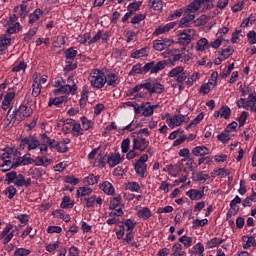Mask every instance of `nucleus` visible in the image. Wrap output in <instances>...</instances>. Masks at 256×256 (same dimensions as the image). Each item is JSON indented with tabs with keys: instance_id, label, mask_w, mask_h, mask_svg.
Segmentation results:
<instances>
[{
	"instance_id": "obj_1",
	"label": "nucleus",
	"mask_w": 256,
	"mask_h": 256,
	"mask_svg": "<svg viewBox=\"0 0 256 256\" xmlns=\"http://www.w3.org/2000/svg\"><path fill=\"white\" fill-rule=\"evenodd\" d=\"M162 91H165V86L157 82V80L151 78L137 84L131 89V93H136V99H145L148 93L149 95H153V93L161 94Z\"/></svg>"
},
{
	"instance_id": "obj_2",
	"label": "nucleus",
	"mask_w": 256,
	"mask_h": 256,
	"mask_svg": "<svg viewBox=\"0 0 256 256\" xmlns=\"http://www.w3.org/2000/svg\"><path fill=\"white\" fill-rule=\"evenodd\" d=\"M21 153L17 150L16 147H6L4 149V153L0 155V160L3 161V164H0V171L3 173L13 169L12 165H8L7 162L9 161H16L17 157H19Z\"/></svg>"
},
{
	"instance_id": "obj_3",
	"label": "nucleus",
	"mask_w": 256,
	"mask_h": 256,
	"mask_svg": "<svg viewBox=\"0 0 256 256\" xmlns=\"http://www.w3.org/2000/svg\"><path fill=\"white\" fill-rule=\"evenodd\" d=\"M88 81L94 89H103L105 87V73L99 69H94L88 76Z\"/></svg>"
},
{
	"instance_id": "obj_4",
	"label": "nucleus",
	"mask_w": 256,
	"mask_h": 256,
	"mask_svg": "<svg viewBox=\"0 0 256 256\" xmlns=\"http://www.w3.org/2000/svg\"><path fill=\"white\" fill-rule=\"evenodd\" d=\"M147 161H149V155L143 154L138 160H135L133 164L136 175L142 179L147 177Z\"/></svg>"
},
{
	"instance_id": "obj_5",
	"label": "nucleus",
	"mask_w": 256,
	"mask_h": 256,
	"mask_svg": "<svg viewBox=\"0 0 256 256\" xmlns=\"http://www.w3.org/2000/svg\"><path fill=\"white\" fill-rule=\"evenodd\" d=\"M237 107L256 113V93H250L246 99L240 98L237 101Z\"/></svg>"
},
{
	"instance_id": "obj_6",
	"label": "nucleus",
	"mask_w": 256,
	"mask_h": 256,
	"mask_svg": "<svg viewBox=\"0 0 256 256\" xmlns=\"http://www.w3.org/2000/svg\"><path fill=\"white\" fill-rule=\"evenodd\" d=\"M77 93V84L73 80V77H68L67 84L60 86L58 89L54 90V95H75Z\"/></svg>"
},
{
	"instance_id": "obj_7",
	"label": "nucleus",
	"mask_w": 256,
	"mask_h": 256,
	"mask_svg": "<svg viewBox=\"0 0 256 256\" xmlns=\"http://www.w3.org/2000/svg\"><path fill=\"white\" fill-rule=\"evenodd\" d=\"M47 83V79L40 74H34L32 83V97H39L41 95L42 85Z\"/></svg>"
},
{
	"instance_id": "obj_8",
	"label": "nucleus",
	"mask_w": 256,
	"mask_h": 256,
	"mask_svg": "<svg viewBox=\"0 0 256 256\" xmlns=\"http://www.w3.org/2000/svg\"><path fill=\"white\" fill-rule=\"evenodd\" d=\"M165 67H167V62L165 61H158L155 63V61L146 63L143 66V71L144 73H151L152 75H154L155 73H159V71H163V69H165Z\"/></svg>"
},
{
	"instance_id": "obj_9",
	"label": "nucleus",
	"mask_w": 256,
	"mask_h": 256,
	"mask_svg": "<svg viewBox=\"0 0 256 256\" xmlns=\"http://www.w3.org/2000/svg\"><path fill=\"white\" fill-rule=\"evenodd\" d=\"M188 73L185 71V68L183 66H177L173 68L169 73L168 76L172 79L176 78L177 83H185V80L188 77Z\"/></svg>"
},
{
	"instance_id": "obj_10",
	"label": "nucleus",
	"mask_w": 256,
	"mask_h": 256,
	"mask_svg": "<svg viewBox=\"0 0 256 256\" xmlns=\"http://www.w3.org/2000/svg\"><path fill=\"white\" fill-rule=\"evenodd\" d=\"M166 123L170 129H175V127H181L182 123H189V116L182 114H175L166 120Z\"/></svg>"
},
{
	"instance_id": "obj_11",
	"label": "nucleus",
	"mask_w": 256,
	"mask_h": 256,
	"mask_svg": "<svg viewBox=\"0 0 256 256\" xmlns=\"http://www.w3.org/2000/svg\"><path fill=\"white\" fill-rule=\"evenodd\" d=\"M33 164V158H31V154L26 153L24 156L16 157V160L14 162L8 161L6 162V165H11L12 169H17V167L25 166V165H31Z\"/></svg>"
},
{
	"instance_id": "obj_12",
	"label": "nucleus",
	"mask_w": 256,
	"mask_h": 256,
	"mask_svg": "<svg viewBox=\"0 0 256 256\" xmlns=\"http://www.w3.org/2000/svg\"><path fill=\"white\" fill-rule=\"evenodd\" d=\"M20 147L21 149H25V147H28V151H33L38 147H41V142H39V140H37L35 136H28L21 139Z\"/></svg>"
},
{
	"instance_id": "obj_13",
	"label": "nucleus",
	"mask_w": 256,
	"mask_h": 256,
	"mask_svg": "<svg viewBox=\"0 0 256 256\" xmlns=\"http://www.w3.org/2000/svg\"><path fill=\"white\" fill-rule=\"evenodd\" d=\"M31 115H33V108L25 104H22L14 113V117L17 121H23V119H27V117H31Z\"/></svg>"
},
{
	"instance_id": "obj_14",
	"label": "nucleus",
	"mask_w": 256,
	"mask_h": 256,
	"mask_svg": "<svg viewBox=\"0 0 256 256\" xmlns=\"http://www.w3.org/2000/svg\"><path fill=\"white\" fill-rule=\"evenodd\" d=\"M175 41L173 39L164 38L162 40H154L153 41V48L155 51H165L168 47H171Z\"/></svg>"
},
{
	"instance_id": "obj_15",
	"label": "nucleus",
	"mask_w": 256,
	"mask_h": 256,
	"mask_svg": "<svg viewBox=\"0 0 256 256\" xmlns=\"http://www.w3.org/2000/svg\"><path fill=\"white\" fill-rule=\"evenodd\" d=\"M193 35H195V30H184L182 33L179 34L178 43L180 45H189L191 43V39H193Z\"/></svg>"
},
{
	"instance_id": "obj_16",
	"label": "nucleus",
	"mask_w": 256,
	"mask_h": 256,
	"mask_svg": "<svg viewBox=\"0 0 256 256\" xmlns=\"http://www.w3.org/2000/svg\"><path fill=\"white\" fill-rule=\"evenodd\" d=\"M156 107L157 106L155 105L151 106V103L149 102L142 103L140 106H138V112H136V114L141 113L143 117H151Z\"/></svg>"
},
{
	"instance_id": "obj_17",
	"label": "nucleus",
	"mask_w": 256,
	"mask_h": 256,
	"mask_svg": "<svg viewBox=\"0 0 256 256\" xmlns=\"http://www.w3.org/2000/svg\"><path fill=\"white\" fill-rule=\"evenodd\" d=\"M187 197L191 199V201H201L202 197H205V187H201L198 189H191L186 192Z\"/></svg>"
},
{
	"instance_id": "obj_18",
	"label": "nucleus",
	"mask_w": 256,
	"mask_h": 256,
	"mask_svg": "<svg viewBox=\"0 0 256 256\" xmlns=\"http://www.w3.org/2000/svg\"><path fill=\"white\" fill-rule=\"evenodd\" d=\"M177 25V22H170L166 25L158 26L155 31L153 32L154 37H159V35H163L165 33H169L171 29H174V27Z\"/></svg>"
},
{
	"instance_id": "obj_19",
	"label": "nucleus",
	"mask_w": 256,
	"mask_h": 256,
	"mask_svg": "<svg viewBox=\"0 0 256 256\" xmlns=\"http://www.w3.org/2000/svg\"><path fill=\"white\" fill-rule=\"evenodd\" d=\"M13 224H7L0 234V239H3L4 245H7L13 239ZM12 231V232H11Z\"/></svg>"
},
{
	"instance_id": "obj_20",
	"label": "nucleus",
	"mask_w": 256,
	"mask_h": 256,
	"mask_svg": "<svg viewBox=\"0 0 256 256\" xmlns=\"http://www.w3.org/2000/svg\"><path fill=\"white\" fill-rule=\"evenodd\" d=\"M203 0H194L188 6L184 7V13L186 15H193V13H197L199 9H201V4Z\"/></svg>"
},
{
	"instance_id": "obj_21",
	"label": "nucleus",
	"mask_w": 256,
	"mask_h": 256,
	"mask_svg": "<svg viewBox=\"0 0 256 256\" xmlns=\"http://www.w3.org/2000/svg\"><path fill=\"white\" fill-rule=\"evenodd\" d=\"M19 22H17V15H12L10 16L9 20H8V29H7V33L9 35H13V33H17V31H19Z\"/></svg>"
},
{
	"instance_id": "obj_22",
	"label": "nucleus",
	"mask_w": 256,
	"mask_h": 256,
	"mask_svg": "<svg viewBox=\"0 0 256 256\" xmlns=\"http://www.w3.org/2000/svg\"><path fill=\"white\" fill-rule=\"evenodd\" d=\"M136 151H145L149 147V141L145 138H134L133 139V146Z\"/></svg>"
},
{
	"instance_id": "obj_23",
	"label": "nucleus",
	"mask_w": 256,
	"mask_h": 256,
	"mask_svg": "<svg viewBox=\"0 0 256 256\" xmlns=\"http://www.w3.org/2000/svg\"><path fill=\"white\" fill-rule=\"evenodd\" d=\"M117 81H119V76L113 72L104 74V85L107 84L108 87H117Z\"/></svg>"
},
{
	"instance_id": "obj_24",
	"label": "nucleus",
	"mask_w": 256,
	"mask_h": 256,
	"mask_svg": "<svg viewBox=\"0 0 256 256\" xmlns=\"http://www.w3.org/2000/svg\"><path fill=\"white\" fill-rule=\"evenodd\" d=\"M229 119L231 117V108L229 106H222L218 111L214 113V119Z\"/></svg>"
},
{
	"instance_id": "obj_25",
	"label": "nucleus",
	"mask_w": 256,
	"mask_h": 256,
	"mask_svg": "<svg viewBox=\"0 0 256 256\" xmlns=\"http://www.w3.org/2000/svg\"><path fill=\"white\" fill-rule=\"evenodd\" d=\"M84 201H86L87 209H91V207H93L95 205V203H96V205H99V207H101V205H103V198L97 197V195H92L89 198H85Z\"/></svg>"
},
{
	"instance_id": "obj_26",
	"label": "nucleus",
	"mask_w": 256,
	"mask_h": 256,
	"mask_svg": "<svg viewBox=\"0 0 256 256\" xmlns=\"http://www.w3.org/2000/svg\"><path fill=\"white\" fill-rule=\"evenodd\" d=\"M11 37L7 35L0 36V55H3L11 45Z\"/></svg>"
},
{
	"instance_id": "obj_27",
	"label": "nucleus",
	"mask_w": 256,
	"mask_h": 256,
	"mask_svg": "<svg viewBox=\"0 0 256 256\" xmlns=\"http://www.w3.org/2000/svg\"><path fill=\"white\" fill-rule=\"evenodd\" d=\"M14 99H15V91H10L4 96V99L2 101L3 111H7V109H9Z\"/></svg>"
},
{
	"instance_id": "obj_28",
	"label": "nucleus",
	"mask_w": 256,
	"mask_h": 256,
	"mask_svg": "<svg viewBox=\"0 0 256 256\" xmlns=\"http://www.w3.org/2000/svg\"><path fill=\"white\" fill-rule=\"evenodd\" d=\"M109 167H117L121 161H123V158H121V154L119 153H114L111 154L109 157L106 159Z\"/></svg>"
},
{
	"instance_id": "obj_29",
	"label": "nucleus",
	"mask_w": 256,
	"mask_h": 256,
	"mask_svg": "<svg viewBox=\"0 0 256 256\" xmlns=\"http://www.w3.org/2000/svg\"><path fill=\"white\" fill-rule=\"evenodd\" d=\"M209 179H211V176H209V174H205L203 172L192 173V181H196L198 183H206V181H209Z\"/></svg>"
},
{
	"instance_id": "obj_30",
	"label": "nucleus",
	"mask_w": 256,
	"mask_h": 256,
	"mask_svg": "<svg viewBox=\"0 0 256 256\" xmlns=\"http://www.w3.org/2000/svg\"><path fill=\"white\" fill-rule=\"evenodd\" d=\"M209 148L206 146H196L192 149V154L195 157H205V155H209Z\"/></svg>"
},
{
	"instance_id": "obj_31",
	"label": "nucleus",
	"mask_w": 256,
	"mask_h": 256,
	"mask_svg": "<svg viewBox=\"0 0 256 256\" xmlns=\"http://www.w3.org/2000/svg\"><path fill=\"white\" fill-rule=\"evenodd\" d=\"M209 47H210V44H209V40H207V38H201L196 43V51H198V52L207 51V49H209Z\"/></svg>"
},
{
	"instance_id": "obj_32",
	"label": "nucleus",
	"mask_w": 256,
	"mask_h": 256,
	"mask_svg": "<svg viewBox=\"0 0 256 256\" xmlns=\"http://www.w3.org/2000/svg\"><path fill=\"white\" fill-rule=\"evenodd\" d=\"M100 189L106 195H113V193H115V188L113 187V184H111L108 181L103 182L102 184H100Z\"/></svg>"
},
{
	"instance_id": "obj_33",
	"label": "nucleus",
	"mask_w": 256,
	"mask_h": 256,
	"mask_svg": "<svg viewBox=\"0 0 256 256\" xmlns=\"http://www.w3.org/2000/svg\"><path fill=\"white\" fill-rule=\"evenodd\" d=\"M53 160L48 159L47 157H37L35 160H33L34 165L37 167H47L48 165H51Z\"/></svg>"
},
{
	"instance_id": "obj_34",
	"label": "nucleus",
	"mask_w": 256,
	"mask_h": 256,
	"mask_svg": "<svg viewBox=\"0 0 256 256\" xmlns=\"http://www.w3.org/2000/svg\"><path fill=\"white\" fill-rule=\"evenodd\" d=\"M122 229L124 227V231L133 232V229L137 226V222L135 220L126 219L122 222Z\"/></svg>"
},
{
	"instance_id": "obj_35",
	"label": "nucleus",
	"mask_w": 256,
	"mask_h": 256,
	"mask_svg": "<svg viewBox=\"0 0 256 256\" xmlns=\"http://www.w3.org/2000/svg\"><path fill=\"white\" fill-rule=\"evenodd\" d=\"M147 55H148L147 47H144L131 52L130 57L131 59H141V57H147Z\"/></svg>"
},
{
	"instance_id": "obj_36",
	"label": "nucleus",
	"mask_w": 256,
	"mask_h": 256,
	"mask_svg": "<svg viewBox=\"0 0 256 256\" xmlns=\"http://www.w3.org/2000/svg\"><path fill=\"white\" fill-rule=\"evenodd\" d=\"M151 215V209L147 207H143L142 209L137 211V217H139V219H143L144 221L150 219Z\"/></svg>"
},
{
	"instance_id": "obj_37",
	"label": "nucleus",
	"mask_w": 256,
	"mask_h": 256,
	"mask_svg": "<svg viewBox=\"0 0 256 256\" xmlns=\"http://www.w3.org/2000/svg\"><path fill=\"white\" fill-rule=\"evenodd\" d=\"M195 19V14H186L185 17L180 20V27L183 29L185 27H190L191 21Z\"/></svg>"
},
{
	"instance_id": "obj_38",
	"label": "nucleus",
	"mask_w": 256,
	"mask_h": 256,
	"mask_svg": "<svg viewBox=\"0 0 256 256\" xmlns=\"http://www.w3.org/2000/svg\"><path fill=\"white\" fill-rule=\"evenodd\" d=\"M41 17H43V12L41 9H36L32 14L29 15V21L28 23L30 25H35V22L38 19H41Z\"/></svg>"
},
{
	"instance_id": "obj_39",
	"label": "nucleus",
	"mask_w": 256,
	"mask_h": 256,
	"mask_svg": "<svg viewBox=\"0 0 256 256\" xmlns=\"http://www.w3.org/2000/svg\"><path fill=\"white\" fill-rule=\"evenodd\" d=\"M93 193V188L82 186L77 189V197H89Z\"/></svg>"
},
{
	"instance_id": "obj_40",
	"label": "nucleus",
	"mask_w": 256,
	"mask_h": 256,
	"mask_svg": "<svg viewBox=\"0 0 256 256\" xmlns=\"http://www.w3.org/2000/svg\"><path fill=\"white\" fill-rule=\"evenodd\" d=\"M66 63H71V61H75V57H77V50L71 47L65 51Z\"/></svg>"
},
{
	"instance_id": "obj_41",
	"label": "nucleus",
	"mask_w": 256,
	"mask_h": 256,
	"mask_svg": "<svg viewBox=\"0 0 256 256\" xmlns=\"http://www.w3.org/2000/svg\"><path fill=\"white\" fill-rule=\"evenodd\" d=\"M215 88V81H209L206 84H203L200 87V93H203V95H208V93H211L212 89Z\"/></svg>"
},
{
	"instance_id": "obj_42",
	"label": "nucleus",
	"mask_w": 256,
	"mask_h": 256,
	"mask_svg": "<svg viewBox=\"0 0 256 256\" xmlns=\"http://www.w3.org/2000/svg\"><path fill=\"white\" fill-rule=\"evenodd\" d=\"M224 241V239L215 237L207 242L206 247L207 249H215V247H219V245H221Z\"/></svg>"
},
{
	"instance_id": "obj_43",
	"label": "nucleus",
	"mask_w": 256,
	"mask_h": 256,
	"mask_svg": "<svg viewBox=\"0 0 256 256\" xmlns=\"http://www.w3.org/2000/svg\"><path fill=\"white\" fill-rule=\"evenodd\" d=\"M185 255V251H183V246L181 243H175L172 246V253L170 256H183Z\"/></svg>"
},
{
	"instance_id": "obj_44",
	"label": "nucleus",
	"mask_w": 256,
	"mask_h": 256,
	"mask_svg": "<svg viewBox=\"0 0 256 256\" xmlns=\"http://www.w3.org/2000/svg\"><path fill=\"white\" fill-rule=\"evenodd\" d=\"M83 183L85 185H97V183H99V175L95 176V174H90L83 179Z\"/></svg>"
},
{
	"instance_id": "obj_45",
	"label": "nucleus",
	"mask_w": 256,
	"mask_h": 256,
	"mask_svg": "<svg viewBox=\"0 0 256 256\" xmlns=\"http://www.w3.org/2000/svg\"><path fill=\"white\" fill-rule=\"evenodd\" d=\"M125 189L132 193H139V191H141V185L137 182H128L125 184Z\"/></svg>"
},
{
	"instance_id": "obj_46",
	"label": "nucleus",
	"mask_w": 256,
	"mask_h": 256,
	"mask_svg": "<svg viewBox=\"0 0 256 256\" xmlns=\"http://www.w3.org/2000/svg\"><path fill=\"white\" fill-rule=\"evenodd\" d=\"M135 237L134 232H128L124 238V243H127V245H131V247H139V244L137 242H133V239Z\"/></svg>"
},
{
	"instance_id": "obj_47",
	"label": "nucleus",
	"mask_w": 256,
	"mask_h": 256,
	"mask_svg": "<svg viewBox=\"0 0 256 256\" xmlns=\"http://www.w3.org/2000/svg\"><path fill=\"white\" fill-rule=\"evenodd\" d=\"M94 167H105L107 165V156L106 155H99L97 158H95Z\"/></svg>"
},
{
	"instance_id": "obj_48",
	"label": "nucleus",
	"mask_w": 256,
	"mask_h": 256,
	"mask_svg": "<svg viewBox=\"0 0 256 256\" xmlns=\"http://www.w3.org/2000/svg\"><path fill=\"white\" fill-rule=\"evenodd\" d=\"M205 115L203 113H199L192 122H190L186 129H193V127H196V125H199L201 121H203Z\"/></svg>"
},
{
	"instance_id": "obj_49",
	"label": "nucleus",
	"mask_w": 256,
	"mask_h": 256,
	"mask_svg": "<svg viewBox=\"0 0 256 256\" xmlns=\"http://www.w3.org/2000/svg\"><path fill=\"white\" fill-rule=\"evenodd\" d=\"M65 101H67V96L51 98L48 102V107H53V105H61V103H65Z\"/></svg>"
},
{
	"instance_id": "obj_50",
	"label": "nucleus",
	"mask_w": 256,
	"mask_h": 256,
	"mask_svg": "<svg viewBox=\"0 0 256 256\" xmlns=\"http://www.w3.org/2000/svg\"><path fill=\"white\" fill-rule=\"evenodd\" d=\"M90 39H91V33L89 32L80 34L78 35V37H76V40L78 43H80V45H85V43H89Z\"/></svg>"
},
{
	"instance_id": "obj_51",
	"label": "nucleus",
	"mask_w": 256,
	"mask_h": 256,
	"mask_svg": "<svg viewBox=\"0 0 256 256\" xmlns=\"http://www.w3.org/2000/svg\"><path fill=\"white\" fill-rule=\"evenodd\" d=\"M81 122H82V129L84 131H89V129H91L93 125H95L94 121L87 119V117L85 116L81 117Z\"/></svg>"
},
{
	"instance_id": "obj_52",
	"label": "nucleus",
	"mask_w": 256,
	"mask_h": 256,
	"mask_svg": "<svg viewBox=\"0 0 256 256\" xmlns=\"http://www.w3.org/2000/svg\"><path fill=\"white\" fill-rule=\"evenodd\" d=\"M59 245H61L60 241H52L45 245V250L48 253H53L56 249H59Z\"/></svg>"
},
{
	"instance_id": "obj_53",
	"label": "nucleus",
	"mask_w": 256,
	"mask_h": 256,
	"mask_svg": "<svg viewBox=\"0 0 256 256\" xmlns=\"http://www.w3.org/2000/svg\"><path fill=\"white\" fill-rule=\"evenodd\" d=\"M218 55L225 61V59H229V57L233 55V49L231 47H227L225 49L219 50Z\"/></svg>"
},
{
	"instance_id": "obj_54",
	"label": "nucleus",
	"mask_w": 256,
	"mask_h": 256,
	"mask_svg": "<svg viewBox=\"0 0 256 256\" xmlns=\"http://www.w3.org/2000/svg\"><path fill=\"white\" fill-rule=\"evenodd\" d=\"M83 133H84L83 128H81V124L79 122H76L74 123V125H72L73 137H79L83 135Z\"/></svg>"
},
{
	"instance_id": "obj_55",
	"label": "nucleus",
	"mask_w": 256,
	"mask_h": 256,
	"mask_svg": "<svg viewBox=\"0 0 256 256\" xmlns=\"http://www.w3.org/2000/svg\"><path fill=\"white\" fill-rule=\"evenodd\" d=\"M179 243H182L186 249H189V247L193 245V238L187 235H183L179 238Z\"/></svg>"
},
{
	"instance_id": "obj_56",
	"label": "nucleus",
	"mask_w": 256,
	"mask_h": 256,
	"mask_svg": "<svg viewBox=\"0 0 256 256\" xmlns=\"http://www.w3.org/2000/svg\"><path fill=\"white\" fill-rule=\"evenodd\" d=\"M199 81V72H194L190 77H188L187 81H185V85L187 87H193V84Z\"/></svg>"
},
{
	"instance_id": "obj_57",
	"label": "nucleus",
	"mask_w": 256,
	"mask_h": 256,
	"mask_svg": "<svg viewBox=\"0 0 256 256\" xmlns=\"http://www.w3.org/2000/svg\"><path fill=\"white\" fill-rule=\"evenodd\" d=\"M25 69H27V63H25L24 61H20L12 68V71L13 73H21V71L25 73Z\"/></svg>"
},
{
	"instance_id": "obj_58",
	"label": "nucleus",
	"mask_w": 256,
	"mask_h": 256,
	"mask_svg": "<svg viewBox=\"0 0 256 256\" xmlns=\"http://www.w3.org/2000/svg\"><path fill=\"white\" fill-rule=\"evenodd\" d=\"M185 13V8H180L175 10L174 12H171L170 15L168 16L169 21H173L174 19H179L181 15Z\"/></svg>"
},
{
	"instance_id": "obj_59",
	"label": "nucleus",
	"mask_w": 256,
	"mask_h": 256,
	"mask_svg": "<svg viewBox=\"0 0 256 256\" xmlns=\"http://www.w3.org/2000/svg\"><path fill=\"white\" fill-rule=\"evenodd\" d=\"M73 202H71V197H69V196H65L64 198H63V201L61 202V204H60V207L62 208V209H70V208H72L73 207Z\"/></svg>"
},
{
	"instance_id": "obj_60",
	"label": "nucleus",
	"mask_w": 256,
	"mask_h": 256,
	"mask_svg": "<svg viewBox=\"0 0 256 256\" xmlns=\"http://www.w3.org/2000/svg\"><path fill=\"white\" fill-rule=\"evenodd\" d=\"M150 7L154 11H161L163 9V2L161 0H150Z\"/></svg>"
},
{
	"instance_id": "obj_61",
	"label": "nucleus",
	"mask_w": 256,
	"mask_h": 256,
	"mask_svg": "<svg viewBox=\"0 0 256 256\" xmlns=\"http://www.w3.org/2000/svg\"><path fill=\"white\" fill-rule=\"evenodd\" d=\"M35 35H37V28L30 29L24 36L25 43H29V41H31Z\"/></svg>"
},
{
	"instance_id": "obj_62",
	"label": "nucleus",
	"mask_w": 256,
	"mask_h": 256,
	"mask_svg": "<svg viewBox=\"0 0 256 256\" xmlns=\"http://www.w3.org/2000/svg\"><path fill=\"white\" fill-rule=\"evenodd\" d=\"M31 255V250L26 248H17L14 251V256H29Z\"/></svg>"
},
{
	"instance_id": "obj_63",
	"label": "nucleus",
	"mask_w": 256,
	"mask_h": 256,
	"mask_svg": "<svg viewBox=\"0 0 256 256\" xmlns=\"http://www.w3.org/2000/svg\"><path fill=\"white\" fill-rule=\"evenodd\" d=\"M142 73H145V70H143V67H141V64H135L132 67V70L130 71V75H142Z\"/></svg>"
},
{
	"instance_id": "obj_64",
	"label": "nucleus",
	"mask_w": 256,
	"mask_h": 256,
	"mask_svg": "<svg viewBox=\"0 0 256 256\" xmlns=\"http://www.w3.org/2000/svg\"><path fill=\"white\" fill-rule=\"evenodd\" d=\"M247 39L249 45H256V32L251 30L247 33Z\"/></svg>"
}]
</instances>
